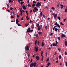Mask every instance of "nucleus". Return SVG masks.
I'll return each mask as SVG.
<instances>
[{"mask_svg": "<svg viewBox=\"0 0 67 67\" xmlns=\"http://www.w3.org/2000/svg\"><path fill=\"white\" fill-rule=\"evenodd\" d=\"M65 65L67 67V62H65Z\"/></svg>", "mask_w": 67, "mask_h": 67, "instance_id": "nucleus-43", "label": "nucleus"}, {"mask_svg": "<svg viewBox=\"0 0 67 67\" xmlns=\"http://www.w3.org/2000/svg\"><path fill=\"white\" fill-rule=\"evenodd\" d=\"M41 3L40 2L39 3L38 2L36 4V7H40L41 6Z\"/></svg>", "mask_w": 67, "mask_h": 67, "instance_id": "nucleus-1", "label": "nucleus"}, {"mask_svg": "<svg viewBox=\"0 0 67 67\" xmlns=\"http://www.w3.org/2000/svg\"><path fill=\"white\" fill-rule=\"evenodd\" d=\"M57 38L58 40H60V37H58Z\"/></svg>", "mask_w": 67, "mask_h": 67, "instance_id": "nucleus-34", "label": "nucleus"}, {"mask_svg": "<svg viewBox=\"0 0 67 67\" xmlns=\"http://www.w3.org/2000/svg\"><path fill=\"white\" fill-rule=\"evenodd\" d=\"M44 46V43H43V42H42L41 44V46H42V47H43Z\"/></svg>", "mask_w": 67, "mask_h": 67, "instance_id": "nucleus-19", "label": "nucleus"}, {"mask_svg": "<svg viewBox=\"0 0 67 67\" xmlns=\"http://www.w3.org/2000/svg\"><path fill=\"white\" fill-rule=\"evenodd\" d=\"M34 66V63H32L30 64V67H33Z\"/></svg>", "mask_w": 67, "mask_h": 67, "instance_id": "nucleus-4", "label": "nucleus"}, {"mask_svg": "<svg viewBox=\"0 0 67 67\" xmlns=\"http://www.w3.org/2000/svg\"><path fill=\"white\" fill-rule=\"evenodd\" d=\"M11 18H13V19H14V17L13 16H11Z\"/></svg>", "mask_w": 67, "mask_h": 67, "instance_id": "nucleus-59", "label": "nucleus"}, {"mask_svg": "<svg viewBox=\"0 0 67 67\" xmlns=\"http://www.w3.org/2000/svg\"><path fill=\"white\" fill-rule=\"evenodd\" d=\"M49 60V57H48L47 59L46 60V62H48Z\"/></svg>", "mask_w": 67, "mask_h": 67, "instance_id": "nucleus-25", "label": "nucleus"}, {"mask_svg": "<svg viewBox=\"0 0 67 67\" xmlns=\"http://www.w3.org/2000/svg\"><path fill=\"white\" fill-rule=\"evenodd\" d=\"M57 44H58V42H57V41L56 40L55 41V44L57 45Z\"/></svg>", "mask_w": 67, "mask_h": 67, "instance_id": "nucleus-32", "label": "nucleus"}, {"mask_svg": "<svg viewBox=\"0 0 67 67\" xmlns=\"http://www.w3.org/2000/svg\"><path fill=\"white\" fill-rule=\"evenodd\" d=\"M58 19H59V20H60V17L59 16L58 17Z\"/></svg>", "mask_w": 67, "mask_h": 67, "instance_id": "nucleus-36", "label": "nucleus"}, {"mask_svg": "<svg viewBox=\"0 0 67 67\" xmlns=\"http://www.w3.org/2000/svg\"><path fill=\"white\" fill-rule=\"evenodd\" d=\"M36 58L37 59V60H39V57H38V56H37L36 57Z\"/></svg>", "mask_w": 67, "mask_h": 67, "instance_id": "nucleus-18", "label": "nucleus"}, {"mask_svg": "<svg viewBox=\"0 0 67 67\" xmlns=\"http://www.w3.org/2000/svg\"><path fill=\"white\" fill-rule=\"evenodd\" d=\"M42 16L43 18H45V16H44V15L43 14H42Z\"/></svg>", "mask_w": 67, "mask_h": 67, "instance_id": "nucleus-48", "label": "nucleus"}, {"mask_svg": "<svg viewBox=\"0 0 67 67\" xmlns=\"http://www.w3.org/2000/svg\"><path fill=\"white\" fill-rule=\"evenodd\" d=\"M53 46H56L57 45L55 44V43H53L52 44Z\"/></svg>", "mask_w": 67, "mask_h": 67, "instance_id": "nucleus-11", "label": "nucleus"}, {"mask_svg": "<svg viewBox=\"0 0 67 67\" xmlns=\"http://www.w3.org/2000/svg\"><path fill=\"white\" fill-rule=\"evenodd\" d=\"M59 58L60 59H61V58H62V56L61 55H59Z\"/></svg>", "mask_w": 67, "mask_h": 67, "instance_id": "nucleus-44", "label": "nucleus"}, {"mask_svg": "<svg viewBox=\"0 0 67 67\" xmlns=\"http://www.w3.org/2000/svg\"><path fill=\"white\" fill-rule=\"evenodd\" d=\"M23 9L24 10L26 9V7L25 6H24V5H23Z\"/></svg>", "mask_w": 67, "mask_h": 67, "instance_id": "nucleus-7", "label": "nucleus"}, {"mask_svg": "<svg viewBox=\"0 0 67 67\" xmlns=\"http://www.w3.org/2000/svg\"><path fill=\"white\" fill-rule=\"evenodd\" d=\"M36 64H37V63H36L35 62L34 63V65L36 66Z\"/></svg>", "mask_w": 67, "mask_h": 67, "instance_id": "nucleus-33", "label": "nucleus"}, {"mask_svg": "<svg viewBox=\"0 0 67 67\" xmlns=\"http://www.w3.org/2000/svg\"><path fill=\"white\" fill-rule=\"evenodd\" d=\"M61 36V38H64V37H65V35H64V34H62Z\"/></svg>", "mask_w": 67, "mask_h": 67, "instance_id": "nucleus-6", "label": "nucleus"}, {"mask_svg": "<svg viewBox=\"0 0 67 67\" xmlns=\"http://www.w3.org/2000/svg\"><path fill=\"white\" fill-rule=\"evenodd\" d=\"M26 12V13L27 14H28V12L26 10V11L25 12Z\"/></svg>", "mask_w": 67, "mask_h": 67, "instance_id": "nucleus-46", "label": "nucleus"}, {"mask_svg": "<svg viewBox=\"0 0 67 67\" xmlns=\"http://www.w3.org/2000/svg\"><path fill=\"white\" fill-rule=\"evenodd\" d=\"M58 51H59V52H60V48H58Z\"/></svg>", "mask_w": 67, "mask_h": 67, "instance_id": "nucleus-37", "label": "nucleus"}, {"mask_svg": "<svg viewBox=\"0 0 67 67\" xmlns=\"http://www.w3.org/2000/svg\"><path fill=\"white\" fill-rule=\"evenodd\" d=\"M29 11L30 13H32V10H30Z\"/></svg>", "mask_w": 67, "mask_h": 67, "instance_id": "nucleus-55", "label": "nucleus"}, {"mask_svg": "<svg viewBox=\"0 0 67 67\" xmlns=\"http://www.w3.org/2000/svg\"><path fill=\"white\" fill-rule=\"evenodd\" d=\"M60 5L61 6V9H63V7H64V5H62V4H60Z\"/></svg>", "mask_w": 67, "mask_h": 67, "instance_id": "nucleus-12", "label": "nucleus"}, {"mask_svg": "<svg viewBox=\"0 0 67 67\" xmlns=\"http://www.w3.org/2000/svg\"><path fill=\"white\" fill-rule=\"evenodd\" d=\"M17 25L18 26H21V25L20 24H18Z\"/></svg>", "mask_w": 67, "mask_h": 67, "instance_id": "nucleus-61", "label": "nucleus"}, {"mask_svg": "<svg viewBox=\"0 0 67 67\" xmlns=\"http://www.w3.org/2000/svg\"><path fill=\"white\" fill-rule=\"evenodd\" d=\"M50 19V18H48L47 19V20H48V21H49V19Z\"/></svg>", "mask_w": 67, "mask_h": 67, "instance_id": "nucleus-64", "label": "nucleus"}, {"mask_svg": "<svg viewBox=\"0 0 67 67\" xmlns=\"http://www.w3.org/2000/svg\"><path fill=\"white\" fill-rule=\"evenodd\" d=\"M57 26H58V27H59V28H60V25H58L56 26H54V27L55 28V27H57Z\"/></svg>", "mask_w": 67, "mask_h": 67, "instance_id": "nucleus-10", "label": "nucleus"}, {"mask_svg": "<svg viewBox=\"0 0 67 67\" xmlns=\"http://www.w3.org/2000/svg\"><path fill=\"white\" fill-rule=\"evenodd\" d=\"M28 7H31V5L30 4H28L27 5Z\"/></svg>", "mask_w": 67, "mask_h": 67, "instance_id": "nucleus-23", "label": "nucleus"}, {"mask_svg": "<svg viewBox=\"0 0 67 67\" xmlns=\"http://www.w3.org/2000/svg\"><path fill=\"white\" fill-rule=\"evenodd\" d=\"M59 4H60L58 3V4L57 5V6L58 7H59Z\"/></svg>", "mask_w": 67, "mask_h": 67, "instance_id": "nucleus-45", "label": "nucleus"}, {"mask_svg": "<svg viewBox=\"0 0 67 67\" xmlns=\"http://www.w3.org/2000/svg\"><path fill=\"white\" fill-rule=\"evenodd\" d=\"M64 44L65 46H67V41H66L65 42Z\"/></svg>", "mask_w": 67, "mask_h": 67, "instance_id": "nucleus-14", "label": "nucleus"}, {"mask_svg": "<svg viewBox=\"0 0 67 67\" xmlns=\"http://www.w3.org/2000/svg\"><path fill=\"white\" fill-rule=\"evenodd\" d=\"M33 30L32 29L31 30H30V31H29L30 33H32L33 32Z\"/></svg>", "mask_w": 67, "mask_h": 67, "instance_id": "nucleus-20", "label": "nucleus"}, {"mask_svg": "<svg viewBox=\"0 0 67 67\" xmlns=\"http://www.w3.org/2000/svg\"><path fill=\"white\" fill-rule=\"evenodd\" d=\"M33 4H34V3L36 4V1H33Z\"/></svg>", "mask_w": 67, "mask_h": 67, "instance_id": "nucleus-38", "label": "nucleus"}, {"mask_svg": "<svg viewBox=\"0 0 67 67\" xmlns=\"http://www.w3.org/2000/svg\"><path fill=\"white\" fill-rule=\"evenodd\" d=\"M12 9H13V8H12L11 7L10 8V10H12Z\"/></svg>", "mask_w": 67, "mask_h": 67, "instance_id": "nucleus-47", "label": "nucleus"}, {"mask_svg": "<svg viewBox=\"0 0 67 67\" xmlns=\"http://www.w3.org/2000/svg\"><path fill=\"white\" fill-rule=\"evenodd\" d=\"M65 55H67V52H65Z\"/></svg>", "mask_w": 67, "mask_h": 67, "instance_id": "nucleus-54", "label": "nucleus"}, {"mask_svg": "<svg viewBox=\"0 0 67 67\" xmlns=\"http://www.w3.org/2000/svg\"><path fill=\"white\" fill-rule=\"evenodd\" d=\"M38 48L37 47L36 49V52H37L38 51Z\"/></svg>", "mask_w": 67, "mask_h": 67, "instance_id": "nucleus-17", "label": "nucleus"}, {"mask_svg": "<svg viewBox=\"0 0 67 67\" xmlns=\"http://www.w3.org/2000/svg\"><path fill=\"white\" fill-rule=\"evenodd\" d=\"M35 6V4H33L32 5V8H34Z\"/></svg>", "mask_w": 67, "mask_h": 67, "instance_id": "nucleus-16", "label": "nucleus"}, {"mask_svg": "<svg viewBox=\"0 0 67 67\" xmlns=\"http://www.w3.org/2000/svg\"><path fill=\"white\" fill-rule=\"evenodd\" d=\"M36 43H37V40H36L35 41V45H36Z\"/></svg>", "mask_w": 67, "mask_h": 67, "instance_id": "nucleus-28", "label": "nucleus"}, {"mask_svg": "<svg viewBox=\"0 0 67 67\" xmlns=\"http://www.w3.org/2000/svg\"><path fill=\"white\" fill-rule=\"evenodd\" d=\"M20 20H23V17L21 18L20 19Z\"/></svg>", "mask_w": 67, "mask_h": 67, "instance_id": "nucleus-52", "label": "nucleus"}, {"mask_svg": "<svg viewBox=\"0 0 67 67\" xmlns=\"http://www.w3.org/2000/svg\"><path fill=\"white\" fill-rule=\"evenodd\" d=\"M66 20H67V19H64L63 20V21H64V22H65V21H66Z\"/></svg>", "mask_w": 67, "mask_h": 67, "instance_id": "nucleus-50", "label": "nucleus"}, {"mask_svg": "<svg viewBox=\"0 0 67 67\" xmlns=\"http://www.w3.org/2000/svg\"><path fill=\"white\" fill-rule=\"evenodd\" d=\"M26 19H27V20H28L29 19V18L28 17V16H26Z\"/></svg>", "mask_w": 67, "mask_h": 67, "instance_id": "nucleus-26", "label": "nucleus"}, {"mask_svg": "<svg viewBox=\"0 0 67 67\" xmlns=\"http://www.w3.org/2000/svg\"><path fill=\"white\" fill-rule=\"evenodd\" d=\"M16 22H19V20H18V19H16Z\"/></svg>", "mask_w": 67, "mask_h": 67, "instance_id": "nucleus-40", "label": "nucleus"}, {"mask_svg": "<svg viewBox=\"0 0 67 67\" xmlns=\"http://www.w3.org/2000/svg\"><path fill=\"white\" fill-rule=\"evenodd\" d=\"M50 62H48L47 64V66H49L50 65Z\"/></svg>", "mask_w": 67, "mask_h": 67, "instance_id": "nucleus-31", "label": "nucleus"}, {"mask_svg": "<svg viewBox=\"0 0 67 67\" xmlns=\"http://www.w3.org/2000/svg\"><path fill=\"white\" fill-rule=\"evenodd\" d=\"M61 24V25H64V24L62 23L61 22L60 23Z\"/></svg>", "mask_w": 67, "mask_h": 67, "instance_id": "nucleus-49", "label": "nucleus"}, {"mask_svg": "<svg viewBox=\"0 0 67 67\" xmlns=\"http://www.w3.org/2000/svg\"><path fill=\"white\" fill-rule=\"evenodd\" d=\"M36 27H38L39 26H40V25L39 24H38L36 25Z\"/></svg>", "mask_w": 67, "mask_h": 67, "instance_id": "nucleus-29", "label": "nucleus"}, {"mask_svg": "<svg viewBox=\"0 0 67 67\" xmlns=\"http://www.w3.org/2000/svg\"><path fill=\"white\" fill-rule=\"evenodd\" d=\"M51 9L52 10H54L55 9V8H54V7H52L51 8Z\"/></svg>", "mask_w": 67, "mask_h": 67, "instance_id": "nucleus-42", "label": "nucleus"}, {"mask_svg": "<svg viewBox=\"0 0 67 67\" xmlns=\"http://www.w3.org/2000/svg\"><path fill=\"white\" fill-rule=\"evenodd\" d=\"M33 11L35 13L36 12V11H35V10L34 9L33 10Z\"/></svg>", "mask_w": 67, "mask_h": 67, "instance_id": "nucleus-60", "label": "nucleus"}, {"mask_svg": "<svg viewBox=\"0 0 67 67\" xmlns=\"http://www.w3.org/2000/svg\"><path fill=\"white\" fill-rule=\"evenodd\" d=\"M42 61H43V56L42 55V60H41Z\"/></svg>", "mask_w": 67, "mask_h": 67, "instance_id": "nucleus-30", "label": "nucleus"}, {"mask_svg": "<svg viewBox=\"0 0 67 67\" xmlns=\"http://www.w3.org/2000/svg\"><path fill=\"white\" fill-rule=\"evenodd\" d=\"M55 32H57V30H58V29L57 28H55Z\"/></svg>", "mask_w": 67, "mask_h": 67, "instance_id": "nucleus-24", "label": "nucleus"}, {"mask_svg": "<svg viewBox=\"0 0 67 67\" xmlns=\"http://www.w3.org/2000/svg\"><path fill=\"white\" fill-rule=\"evenodd\" d=\"M31 27L32 29H34V26L33 25H32L31 26Z\"/></svg>", "mask_w": 67, "mask_h": 67, "instance_id": "nucleus-27", "label": "nucleus"}, {"mask_svg": "<svg viewBox=\"0 0 67 67\" xmlns=\"http://www.w3.org/2000/svg\"><path fill=\"white\" fill-rule=\"evenodd\" d=\"M25 51H27V50L28 51H29V46H26L25 47Z\"/></svg>", "mask_w": 67, "mask_h": 67, "instance_id": "nucleus-2", "label": "nucleus"}, {"mask_svg": "<svg viewBox=\"0 0 67 67\" xmlns=\"http://www.w3.org/2000/svg\"><path fill=\"white\" fill-rule=\"evenodd\" d=\"M34 9L35 11H38V9L36 7H34Z\"/></svg>", "mask_w": 67, "mask_h": 67, "instance_id": "nucleus-8", "label": "nucleus"}, {"mask_svg": "<svg viewBox=\"0 0 67 67\" xmlns=\"http://www.w3.org/2000/svg\"><path fill=\"white\" fill-rule=\"evenodd\" d=\"M42 12H41L40 13V15L42 16Z\"/></svg>", "mask_w": 67, "mask_h": 67, "instance_id": "nucleus-53", "label": "nucleus"}, {"mask_svg": "<svg viewBox=\"0 0 67 67\" xmlns=\"http://www.w3.org/2000/svg\"><path fill=\"white\" fill-rule=\"evenodd\" d=\"M45 28L46 30H47V26H46L45 27Z\"/></svg>", "mask_w": 67, "mask_h": 67, "instance_id": "nucleus-58", "label": "nucleus"}, {"mask_svg": "<svg viewBox=\"0 0 67 67\" xmlns=\"http://www.w3.org/2000/svg\"><path fill=\"white\" fill-rule=\"evenodd\" d=\"M57 14H56L54 15V19H55V20H56V18H57Z\"/></svg>", "mask_w": 67, "mask_h": 67, "instance_id": "nucleus-5", "label": "nucleus"}, {"mask_svg": "<svg viewBox=\"0 0 67 67\" xmlns=\"http://www.w3.org/2000/svg\"><path fill=\"white\" fill-rule=\"evenodd\" d=\"M7 11H8V12H9L10 13V11H9L8 10H7Z\"/></svg>", "mask_w": 67, "mask_h": 67, "instance_id": "nucleus-57", "label": "nucleus"}, {"mask_svg": "<svg viewBox=\"0 0 67 67\" xmlns=\"http://www.w3.org/2000/svg\"><path fill=\"white\" fill-rule=\"evenodd\" d=\"M41 27H40V26H39L37 28V29L38 30V31H40V30H41Z\"/></svg>", "mask_w": 67, "mask_h": 67, "instance_id": "nucleus-15", "label": "nucleus"}, {"mask_svg": "<svg viewBox=\"0 0 67 67\" xmlns=\"http://www.w3.org/2000/svg\"><path fill=\"white\" fill-rule=\"evenodd\" d=\"M24 3L23 2H20V4H23V3Z\"/></svg>", "mask_w": 67, "mask_h": 67, "instance_id": "nucleus-41", "label": "nucleus"}, {"mask_svg": "<svg viewBox=\"0 0 67 67\" xmlns=\"http://www.w3.org/2000/svg\"><path fill=\"white\" fill-rule=\"evenodd\" d=\"M38 34L39 35H41V34H42V32L39 31L38 32Z\"/></svg>", "mask_w": 67, "mask_h": 67, "instance_id": "nucleus-13", "label": "nucleus"}, {"mask_svg": "<svg viewBox=\"0 0 67 67\" xmlns=\"http://www.w3.org/2000/svg\"><path fill=\"white\" fill-rule=\"evenodd\" d=\"M17 18H19V15H17L16 16Z\"/></svg>", "mask_w": 67, "mask_h": 67, "instance_id": "nucleus-63", "label": "nucleus"}, {"mask_svg": "<svg viewBox=\"0 0 67 67\" xmlns=\"http://www.w3.org/2000/svg\"><path fill=\"white\" fill-rule=\"evenodd\" d=\"M28 25H29V24H25V26H28Z\"/></svg>", "mask_w": 67, "mask_h": 67, "instance_id": "nucleus-39", "label": "nucleus"}, {"mask_svg": "<svg viewBox=\"0 0 67 67\" xmlns=\"http://www.w3.org/2000/svg\"><path fill=\"white\" fill-rule=\"evenodd\" d=\"M67 7H66V8L65 9V11L64 12H65V13H66V12H67Z\"/></svg>", "mask_w": 67, "mask_h": 67, "instance_id": "nucleus-21", "label": "nucleus"}, {"mask_svg": "<svg viewBox=\"0 0 67 67\" xmlns=\"http://www.w3.org/2000/svg\"><path fill=\"white\" fill-rule=\"evenodd\" d=\"M37 44L38 45H39L40 44V42L38 41L37 42Z\"/></svg>", "mask_w": 67, "mask_h": 67, "instance_id": "nucleus-35", "label": "nucleus"}, {"mask_svg": "<svg viewBox=\"0 0 67 67\" xmlns=\"http://www.w3.org/2000/svg\"><path fill=\"white\" fill-rule=\"evenodd\" d=\"M49 35H53V33H51Z\"/></svg>", "mask_w": 67, "mask_h": 67, "instance_id": "nucleus-56", "label": "nucleus"}, {"mask_svg": "<svg viewBox=\"0 0 67 67\" xmlns=\"http://www.w3.org/2000/svg\"><path fill=\"white\" fill-rule=\"evenodd\" d=\"M30 31V28L29 27V28H28L27 30V33L28 32H29Z\"/></svg>", "mask_w": 67, "mask_h": 67, "instance_id": "nucleus-9", "label": "nucleus"}, {"mask_svg": "<svg viewBox=\"0 0 67 67\" xmlns=\"http://www.w3.org/2000/svg\"><path fill=\"white\" fill-rule=\"evenodd\" d=\"M34 36H36V37H38V34H36V33H35L34 35Z\"/></svg>", "mask_w": 67, "mask_h": 67, "instance_id": "nucleus-3", "label": "nucleus"}, {"mask_svg": "<svg viewBox=\"0 0 67 67\" xmlns=\"http://www.w3.org/2000/svg\"><path fill=\"white\" fill-rule=\"evenodd\" d=\"M12 0H9V3H10L11 2H10V1H12Z\"/></svg>", "mask_w": 67, "mask_h": 67, "instance_id": "nucleus-51", "label": "nucleus"}, {"mask_svg": "<svg viewBox=\"0 0 67 67\" xmlns=\"http://www.w3.org/2000/svg\"><path fill=\"white\" fill-rule=\"evenodd\" d=\"M59 25V24H58L57 23V22H55V23L54 24L55 25Z\"/></svg>", "mask_w": 67, "mask_h": 67, "instance_id": "nucleus-22", "label": "nucleus"}, {"mask_svg": "<svg viewBox=\"0 0 67 67\" xmlns=\"http://www.w3.org/2000/svg\"><path fill=\"white\" fill-rule=\"evenodd\" d=\"M7 7H9V5H9V4H7Z\"/></svg>", "mask_w": 67, "mask_h": 67, "instance_id": "nucleus-62", "label": "nucleus"}]
</instances>
